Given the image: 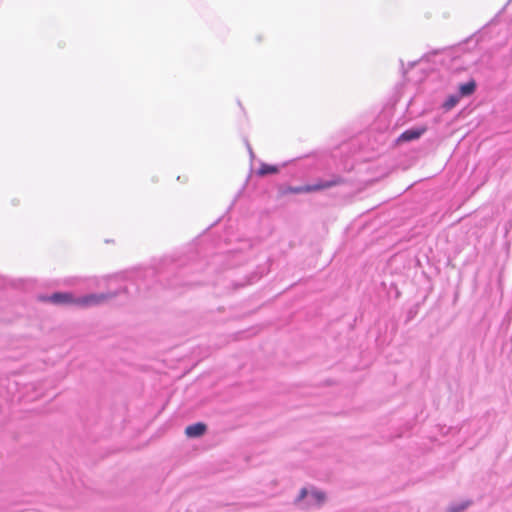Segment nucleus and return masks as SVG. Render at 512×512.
<instances>
[{"mask_svg":"<svg viewBox=\"0 0 512 512\" xmlns=\"http://www.w3.org/2000/svg\"><path fill=\"white\" fill-rule=\"evenodd\" d=\"M335 181L319 180L314 184H306L300 186H287L281 190L283 195L286 194H302L320 191L335 185Z\"/></svg>","mask_w":512,"mask_h":512,"instance_id":"2","label":"nucleus"},{"mask_svg":"<svg viewBox=\"0 0 512 512\" xmlns=\"http://www.w3.org/2000/svg\"><path fill=\"white\" fill-rule=\"evenodd\" d=\"M235 265V263H229L228 266L229 267H233Z\"/></svg>","mask_w":512,"mask_h":512,"instance_id":"11","label":"nucleus"},{"mask_svg":"<svg viewBox=\"0 0 512 512\" xmlns=\"http://www.w3.org/2000/svg\"><path fill=\"white\" fill-rule=\"evenodd\" d=\"M308 495H309L308 489L302 488L298 497L296 498V501L300 502L301 500L306 498ZM310 497H311V501H313V503L319 505L324 500L325 494L322 491L313 490L310 493Z\"/></svg>","mask_w":512,"mask_h":512,"instance_id":"4","label":"nucleus"},{"mask_svg":"<svg viewBox=\"0 0 512 512\" xmlns=\"http://www.w3.org/2000/svg\"><path fill=\"white\" fill-rule=\"evenodd\" d=\"M247 148H248V151H249V155L251 156V158L254 157V153H253V150L251 148V146L249 144H247Z\"/></svg>","mask_w":512,"mask_h":512,"instance_id":"10","label":"nucleus"},{"mask_svg":"<svg viewBox=\"0 0 512 512\" xmlns=\"http://www.w3.org/2000/svg\"><path fill=\"white\" fill-rule=\"evenodd\" d=\"M112 297L114 294L110 293H91L76 297L70 292H56L47 296L45 300L55 305H74L86 308L100 305Z\"/></svg>","mask_w":512,"mask_h":512,"instance_id":"1","label":"nucleus"},{"mask_svg":"<svg viewBox=\"0 0 512 512\" xmlns=\"http://www.w3.org/2000/svg\"><path fill=\"white\" fill-rule=\"evenodd\" d=\"M470 503L471 502L468 500H463V501H460L457 503H452L448 507L447 512H461V511L465 510L470 505Z\"/></svg>","mask_w":512,"mask_h":512,"instance_id":"8","label":"nucleus"},{"mask_svg":"<svg viewBox=\"0 0 512 512\" xmlns=\"http://www.w3.org/2000/svg\"><path fill=\"white\" fill-rule=\"evenodd\" d=\"M457 101H458L457 97L451 96L445 102L444 107L447 108V109H450V108H452L457 103Z\"/></svg>","mask_w":512,"mask_h":512,"instance_id":"9","label":"nucleus"},{"mask_svg":"<svg viewBox=\"0 0 512 512\" xmlns=\"http://www.w3.org/2000/svg\"><path fill=\"white\" fill-rule=\"evenodd\" d=\"M205 431L206 425L201 422L189 425L185 429V433L188 437H199L203 435Z\"/></svg>","mask_w":512,"mask_h":512,"instance_id":"5","label":"nucleus"},{"mask_svg":"<svg viewBox=\"0 0 512 512\" xmlns=\"http://www.w3.org/2000/svg\"><path fill=\"white\" fill-rule=\"evenodd\" d=\"M475 89L476 83L473 80L463 83L459 86V92L461 96H469L475 91Z\"/></svg>","mask_w":512,"mask_h":512,"instance_id":"7","label":"nucleus"},{"mask_svg":"<svg viewBox=\"0 0 512 512\" xmlns=\"http://www.w3.org/2000/svg\"><path fill=\"white\" fill-rule=\"evenodd\" d=\"M279 172V167L276 166V165H270V164H266V163H263L261 162L260 164V167L259 169L257 170V175L258 176H266L268 174H276Z\"/></svg>","mask_w":512,"mask_h":512,"instance_id":"6","label":"nucleus"},{"mask_svg":"<svg viewBox=\"0 0 512 512\" xmlns=\"http://www.w3.org/2000/svg\"><path fill=\"white\" fill-rule=\"evenodd\" d=\"M426 131V126H416L409 128L398 136L397 143L410 142L419 139Z\"/></svg>","mask_w":512,"mask_h":512,"instance_id":"3","label":"nucleus"}]
</instances>
